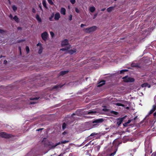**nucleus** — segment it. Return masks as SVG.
Wrapping results in <instances>:
<instances>
[{
  "label": "nucleus",
  "mask_w": 156,
  "mask_h": 156,
  "mask_svg": "<svg viewBox=\"0 0 156 156\" xmlns=\"http://www.w3.org/2000/svg\"><path fill=\"white\" fill-rule=\"evenodd\" d=\"M70 2L72 4H74L75 2V0H70Z\"/></svg>",
  "instance_id": "nucleus-45"
},
{
  "label": "nucleus",
  "mask_w": 156,
  "mask_h": 156,
  "mask_svg": "<svg viewBox=\"0 0 156 156\" xmlns=\"http://www.w3.org/2000/svg\"><path fill=\"white\" fill-rule=\"evenodd\" d=\"M95 9L94 6H92L90 7L89 10L91 12H93L95 10Z\"/></svg>",
  "instance_id": "nucleus-21"
},
{
  "label": "nucleus",
  "mask_w": 156,
  "mask_h": 156,
  "mask_svg": "<svg viewBox=\"0 0 156 156\" xmlns=\"http://www.w3.org/2000/svg\"><path fill=\"white\" fill-rule=\"evenodd\" d=\"M26 50L27 54L29 53L30 52V48L28 46H26Z\"/></svg>",
  "instance_id": "nucleus-27"
},
{
  "label": "nucleus",
  "mask_w": 156,
  "mask_h": 156,
  "mask_svg": "<svg viewBox=\"0 0 156 156\" xmlns=\"http://www.w3.org/2000/svg\"><path fill=\"white\" fill-rule=\"evenodd\" d=\"M66 127V124L65 122H64L62 125V128L63 129H64Z\"/></svg>",
  "instance_id": "nucleus-32"
},
{
  "label": "nucleus",
  "mask_w": 156,
  "mask_h": 156,
  "mask_svg": "<svg viewBox=\"0 0 156 156\" xmlns=\"http://www.w3.org/2000/svg\"><path fill=\"white\" fill-rule=\"evenodd\" d=\"M48 2L50 5H54V3L52 1V0H48Z\"/></svg>",
  "instance_id": "nucleus-34"
},
{
  "label": "nucleus",
  "mask_w": 156,
  "mask_h": 156,
  "mask_svg": "<svg viewBox=\"0 0 156 156\" xmlns=\"http://www.w3.org/2000/svg\"><path fill=\"white\" fill-rule=\"evenodd\" d=\"M131 66L133 67H137L138 66V65L136 63H133L131 64Z\"/></svg>",
  "instance_id": "nucleus-28"
},
{
  "label": "nucleus",
  "mask_w": 156,
  "mask_h": 156,
  "mask_svg": "<svg viewBox=\"0 0 156 156\" xmlns=\"http://www.w3.org/2000/svg\"><path fill=\"white\" fill-rule=\"evenodd\" d=\"M39 98H37V97H35V98H30V100H37Z\"/></svg>",
  "instance_id": "nucleus-33"
},
{
  "label": "nucleus",
  "mask_w": 156,
  "mask_h": 156,
  "mask_svg": "<svg viewBox=\"0 0 156 156\" xmlns=\"http://www.w3.org/2000/svg\"><path fill=\"white\" fill-rule=\"evenodd\" d=\"M6 32V31L0 29V33L2 34Z\"/></svg>",
  "instance_id": "nucleus-41"
},
{
  "label": "nucleus",
  "mask_w": 156,
  "mask_h": 156,
  "mask_svg": "<svg viewBox=\"0 0 156 156\" xmlns=\"http://www.w3.org/2000/svg\"><path fill=\"white\" fill-rule=\"evenodd\" d=\"M60 17V14L58 12H57L55 14L54 19L55 20H59Z\"/></svg>",
  "instance_id": "nucleus-11"
},
{
  "label": "nucleus",
  "mask_w": 156,
  "mask_h": 156,
  "mask_svg": "<svg viewBox=\"0 0 156 156\" xmlns=\"http://www.w3.org/2000/svg\"><path fill=\"white\" fill-rule=\"evenodd\" d=\"M66 10L65 8L62 7L61 9L60 13L61 14L65 15L66 14Z\"/></svg>",
  "instance_id": "nucleus-16"
},
{
  "label": "nucleus",
  "mask_w": 156,
  "mask_h": 156,
  "mask_svg": "<svg viewBox=\"0 0 156 156\" xmlns=\"http://www.w3.org/2000/svg\"><path fill=\"white\" fill-rule=\"evenodd\" d=\"M102 111L105 112H107L108 111V109L107 108H104L102 109Z\"/></svg>",
  "instance_id": "nucleus-52"
},
{
  "label": "nucleus",
  "mask_w": 156,
  "mask_h": 156,
  "mask_svg": "<svg viewBox=\"0 0 156 156\" xmlns=\"http://www.w3.org/2000/svg\"><path fill=\"white\" fill-rule=\"evenodd\" d=\"M86 26V25L85 24H81L80 25V26L81 27H83L84 26Z\"/></svg>",
  "instance_id": "nucleus-57"
},
{
  "label": "nucleus",
  "mask_w": 156,
  "mask_h": 156,
  "mask_svg": "<svg viewBox=\"0 0 156 156\" xmlns=\"http://www.w3.org/2000/svg\"><path fill=\"white\" fill-rule=\"evenodd\" d=\"M97 134V133H93L91 134L90 135V136H92Z\"/></svg>",
  "instance_id": "nucleus-44"
},
{
  "label": "nucleus",
  "mask_w": 156,
  "mask_h": 156,
  "mask_svg": "<svg viewBox=\"0 0 156 156\" xmlns=\"http://www.w3.org/2000/svg\"><path fill=\"white\" fill-rule=\"evenodd\" d=\"M69 142V141L67 140H64V141H61V143L62 144H65L67 143H68Z\"/></svg>",
  "instance_id": "nucleus-39"
},
{
  "label": "nucleus",
  "mask_w": 156,
  "mask_h": 156,
  "mask_svg": "<svg viewBox=\"0 0 156 156\" xmlns=\"http://www.w3.org/2000/svg\"><path fill=\"white\" fill-rule=\"evenodd\" d=\"M32 12L33 13H35L36 12V10L34 8L32 9Z\"/></svg>",
  "instance_id": "nucleus-54"
},
{
  "label": "nucleus",
  "mask_w": 156,
  "mask_h": 156,
  "mask_svg": "<svg viewBox=\"0 0 156 156\" xmlns=\"http://www.w3.org/2000/svg\"><path fill=\"white\" fill-rule=\"evenodd\" d=\"M50 34L52 37L54 36V34L53 32H50Z\"/></svg>",
  "instance_id": "nucleus-49"
},
{
  "label": "nucleus",
  "mask_w": 156,
  "mask_h": 156,
  "mask_svg": "<svg viewBox=\"0 0 156 156\" xmlns=\"http://www.w3.org/2000/svg\"><path fill=\"white\" fill-rule=\"evenodd\" d=\"M68 40L67 39H65L62 42L61 45L62 47L64 46L68 45Z\"/></svg>",
  "instance_id": "nucleus-9"
},
{
  "label": "nucleus",
  "mask_w": 156,
  "mask_h": 156,
  "mask_svg": "<svg viewBox=\"0 0 156 156\" xmlns=\"http://www.w3.org/2000/svg\"><path fill=\"white\" fill-rule=\"evenodd\" d=\"M105 81L104 80L101 81L99 83V84L98 85V87H100L102 86L105 84Z\"/></svg>",
  "instance_id": "nucleus-15"
},
{
  "label": "nucleus",
  "mask_w": 156,
  "mask_h": 156,
  "mask_svg": "<svg viewBox=\"0 0 156 156\" xmlns=\"http://www.w3.org/2000/svg\"><path fill=\"white\" fill-rule=\"evenodd\" d=\"M12 8L14 12H15L17 9V7L15 5H13Z\"/></svg>",
  "instance_id": "nucleus-30"
},
{
  "label": "nucleus",
  "mask_w": 156,
  "mask_h": 156,
  "mask_svg": "<svg viewBox=\"0 0 156 156\" xmlns=\"http://www.w3.org/2000/svg\"><path fill=\"white\" fill-rule=\"evenodd\" d=\"M115 105H116L118 106H122V107H123L125 106V105L124 104H123L121 103H116L115 104Z\"/></svg>",
  "instance_id": "nucleus-26"
},
{
  "label": "nucleus",
  "mask_w": 156,
  "mask_h": 156,
  "mask_svg": "<svg viewBox=\"0 0 156 156\" xmlns=\"http://www.w3.org/2000/svg\"><path fill=\"white\" fill-rule=\"evenodd\" d=\"M36 103V102L35 101H31L30 102V105L34 104Z\"/></svg>",
  "instance_id": "nucleus-51"
},
{
  "label": "nucleus",
  "mask_w": 156,
  "mask_h": 156,
  "mask_svg": "<svg viewBox=\"0 0 156 156\" xmlns=\"http://www.w3.org/2000/svg\"><path fill=\"white\" fill-rule=\"evenodd\" d=\"M70 45H69V46L66 47V48H61L60 49V51H65L67 50H68L70 48Z\"/></svg>",
  "instance_id": "nucleus-20"
},
{
  "label": "nucleus",
  "mask_w": 156,
  "mask_h": 156,
  "mask_svg": "<svg viewBox=\"0 0 156 156\" xmlns=\"http://www.w3.org/2000/svg\"><path fill=\"white\" fill-rule=\"evenodd\" d=\"M151 75L149 73H146L144 75H142V77L145 79L144 80L145 81H149L151 78Z\"/></svg>",
  "instance_id": "nucleus-5"
},
{
  "label": "nucleus",
  "mask_w": 156,
  "mask_h": 156,
  "mask_svg": "<svg viewBox=\"0 0 156 156\" xmlns=\"http://www.w3.org/2000/svg\"><path fill=\"white\" fill-rule=\"evenodd\" d=\"M111 113L112 114H114L115 115H117L119 114V113L118 112L114 111H112L111 112Z\"/></svg>",
  "instance_id": "nucleus-38"
},
{
  "label": "nucleus",
  "mask_w": 156,
  "mask_h": 156,
  "mask_svg": "<svg viewBox=\"0 0 156 156\" xmlns=\"http://www.w3.org/2000/svg\"><path fill=\"white\" fill-rule=\"evenodd\" d=\"M152 110H153L154 111H155V110H156V105H154L153 106L152 108L151 109Z\"/></svg>",
  "instance_id": "nucleus-37"
},
{
  "label": "nucleus",
  "mask_w": 156,
  "mask_h": 156,
  "mask_svg": "<svg viewBox=\"0 0 156 156\" xmlns=\"http://www.w3.org/2000/svg\"><path fill=\"white\" fill-rule=\"evenodd\" d=\"M9 17L11 19H12L13 17V16L12 14H10L9 16Z\"/></svg>",
  "instance_id": "nucleus-58"
},
{
  "label": "nucleus",
  "mask_w": 156,
  "mask_h": 156,
  "mask_svg": "<svg viewBox=\"0 0 156 156\" xmlns=\"http://www.w3.org/2000/svg\"><path fill=\"white\" fill-rule=\"evenodd\" d=\"M141 87H148V88H150L151 87V85L149 84L148 83H145L142 84Z\"/></svg>",
  "instance_id": "nucleus-14"
},
{
  "label": "nucleus",
  "mask_w": 156,
  "mask_h": 156,
  "mask_svg": "<svg viewBox=\"0 0 156 156\" xmlns=\"http://www.w3.org/2000/svg\"><path fill=\"white\" fill-rule=\"evenodd\" d=\"M128 71L127 69H124L120 71V74H122L124 73V72H127Z\"/></svg>",
  "instance_id": "nucleus-31"
},
{
  "label": "nucleus",
  "mask_w": 156,
  "mask_h": 156,
  "mask_svg": "<svg viewBox=\"0 0 156 156\" xmlns=\"http://www.w3.org/2000/svg\"><path fill=\"white\" fill-rule=\"evenodd\" d=\"M97 28V27L96 26H93L91 27L86 28L84 30L86 32L90 33L95 31Z\"/></svg>",
  "instance_id": "nucleus-3"
},
{
  "label": "nucleus",
  "mask_w": 156,
  "mask_h": 156,
  "mask_svg": "<svg viewBox=\"0 0 156 156\" xmlns=\"http://www.w3.org/2000/svg\"><path fill=\"white\" fill-rule=\"evenodd\" d=\"M154 111L153 110H152L151 109L150 111L149 112V113L148 114V115H149L151 114H152Z\"/></svg>",
  "instance_id": "nucleus-43"
},
{
  "label": "nucleus",
  "mask_w": 156,
  "mask_h": 156,
  "mask_svg": "<svg viewBox=\"0 0 156 156\" xmlns=\"http://www.w3.org/2000/svg\"><path fill=\"white\" fill-rule=\"evenodd\" d=\"M114 8V7H113L112 6H111L108 8L107 9V12H110L111 11H112V10H113Z\"/></svg>",
  "instance_id": "nucleus-23"
},
{
  "label": "nucleus",
  "mask_w": 156,
  "mask_h": 156,
  "mask_svg": "<svg viewBox=\"0 0 156 156\" xmlns=\"http://www.w3.org/2000/svg\"><path fill=\"white\" fill-rule=\"evenodd\" d=\"M151 156H156V152L153 153Z\"/></svg>",
  "instance_id": "nucleus-53"
},
{
  "label": "nucleus",
  "mask_w": 156,
  "mask_h": 156,
  "mask_svg": "<svg viewBox=\"0 0 156 156\" xmlns=\"http://www.w3.org/2000/svg\"><path fill=\"white\" fill-rule=\"evenodd\" d=\"M13 136L10 134H8L5 132L0 133V137L6 139H9L13 137Z\"/></svg>",
  "instance_id": "nucleus-1"
},
{
  "label": "nucleus",
  "mask_w": 156,
  "mask_h": 156,
  "mask_svg": "<svg viewBox=\"0 0 156 156\" xmlns=\"http://www.w3.org/2000/svg\"><path fill=\"white\" fill-rule=\"evenodd\" d=\"M53 16H54L53 15H51V17L49 18V20L51 21H52V18H53Z\"/></svg>",
  "instance_id": "nucleus-47"
},
{
  "label": "nucleus",
  "mask_w": 156,
  "mask_h": 156,
  "mask_svg": "<svg viewBox=\"0 0 156 156\" xmlns=\"http://www.w3.org/2000/svg\"><path fill=\"white\" fill-rule=\"evenodd\" d=\"M92 142V141H90L89 142H88L87 144H86L85 145V147H87V146L88 145L91 144V143Z\"/></svg>",
  "instance_id": "nucleus-50"
},
{
  "label": "nucleus",
  "mask_w": 156,
  "mask_h": 156,
  "mask_svg": "<svg viewBox=\"0 0 156 156\" xmlns=\"http://www.w3.org/2000/svg\"><path fill=\"white\" fill-rule=\"evenodd\" d=\"M72 18V15L71 14L69 16V20H71Z\"/></svg>",
  "instance_id": "nucleus-46"
},
{
  "label": "nucleus",
  "mask_w": 156,
  "mask_h": 156,
  "mask_svg": "<svg viewBox=\"0 0 156 156\" xmlns=\"http://www.w3.org/2000/svg\"><path fill=\"white\" fill-rule=\"evenodd\" d=\"M55 144L52 142H49L47 144V146L50 149H54Z\"/></svg>",
  "instance_id": "nucleus-6"
},
{
  "label": "nucleus",
  "mask_w": 156,
  "mask_h": 156,
  "mask_svg": "<svg viewBox=\"0 0 156 156\" xmlns=\"http://www.w3.org/2000/svg\"><path fill=\"white\" fill-rule=\"evenodd\" d=\"M35 18L39 23H41V22L42 20L38 14H37L36 15Z\"/></svg>",
  "instance_id": "nucleus-17"
},
{
  "label": "nucleus",
  "mask_w": 156,
  "mask_h": 156,
  "mask_svg": "<svg viewBox=\"0 0 156 156\" xmlns=\"http://www.w3.org/2000/svg\"><path fill=\"white\" fill-rule=\"evenodd\" d=\"M146 154H150L152 152V150L151 147H145V148Z\"/></svg>",
  "instance_id": "nucleus-7"
},
{
  "label": "nucleus",
  "mask_w": 156,
  "mask_h": 156,
  "mask_svg": "<svg viewBox=\"0 0 156 156\" xmlns=\"http://www.w3.org/2000/svg\"><path fill=\"white\" fill-rule=\"evenodd\" d=\"M97 14H96L94 15V16L93 19H95L97 16Z\"/></svg>",
  "instance_id": "nucleus-60"
},
{
  "label": "nucleus",
  "mask_w": 156,
  "mask_h": 156,
  "mask_svg": "<svg viewBox=\"0 0 156 156\" xmlns=\"http://www.w3.org/2000/svg\"><path fill=\"white\" fill-rule=\"evenodd\" d=\"M62 144L61 143V142H58V143H56L55 145V146L54 147H56L57 146L59 145V144Z\"/></svg>",
  "instance_id": "nucleus-42"
},
{
  "label": "nucleus",
  "mask_w": 156,
  "mask_h": 156,
  "mask_svg": "<svg viewBox=\"0 0 156 156\" xmlns=\"http://www.w3.org/2000/svg\"><path fill=\"white\" fill-rule=\"evenodd\" d=\"M37 46H42V44L41 43H39L38 44H37Z\"/></svg>",
  "instance_id": "nucleus-62"
},
{
  "label": "nucleus",
  "mask_w": 156,
  "mask_h": 156,
  "mask_svg": "<svg viewBox=\"0 0 156 156\" xmlns=\"http://www.w3.org/2000/svg\"><path fill=\"white\" fill-rule=\"evenodd\" d=\"M95 113H96V112L95 111H90L87 112V114H93Z\"/></svg>",
  "instance_id": "nucleus-29"
},
{
  "label": "nucleus",
  "mask_w": 156,
  "mask_h": 156,
  "mask_svg": "<svg viewBox=\"0 0 156 156\" xmlns=\"http://www.w3.org/2000/svg\"><path fill=\"white\" fill-rule=\"evenodd\" d=\"M13 19L17 23H18L19 22V19L18 17L15 16L13 18Z\"/></svg>",
  "instance_id": "nucleus-22"
},
{
  "label": "nucleus",
  "mask_w": 156,
  "mask_h": 156,
  "mask_svg": "<svg viewBox=\"0 0 156 156\" xmlns=\"http://www.w3.org/2000/svg\"><path fill=\"white\" fill-rule=\"evenodd\" d=\"M152 110H153L154 111H155V110H156V105H154L153 106L152 108L151 109Z\"/></svg>",
  "instance_id": "nucleus-36"
},
{
  "label": "nucleus",
  "mask_w": 156,
  "mask_h": 156,
  "mask_svg": "<svg viewBox=\"0 0 156 156\" xmlns=\"http://www.w3.org/2000/svg\"><path fill=\"white\" fill-rule=\"evenodd\" d=\"M43 129V128H40V129H37L36 131H40L42 130Z\"/></svg>",
  "instance_id": "nucleus-56"
},
{
  "label": "nucleus",
  "mask_w": 156,
  "mask_h": 156,
  "mask_svg": "<svg viewBox=\"0 0 156 156\" xmlns=\"http://www.w3.org/2000/svg\"><path fill=\"white\" fill-rule=\"evenodd\" d=\"M48 36V34L46 31L44 32L41 34V37L42 39L45 41H46Z\"/></svg>",
  "instance_id": "nucleus-4"
},
{
  "label": "nucleus",
  "mask_w": 156,
  "mask_h": 156,
  "mask_svg": "<svg viewBox=\"0 0 156 156\" xmlns=\"http://www.w3.org/2000/svg\"><path fill=\"white\" fill-rule=\"evenodd\" d=\"M64 84H62L61 85L60 84H58V85H56L55 86H54L53 88L52 89H58L59 88H61L62 87Z\"/></svg>",
  "instance_id": "nucleus-12"
},
{
  "label": "nucleus",
  "mask_w": 156,
  "mask_h": 156,
  "mask_svg": "<svg viewBox=\"0 0 156 156\" xmlns=\"http://www.w3.org/2000/svg\"><path fill=\"white\" fill-rule=\"evenodd\" d=\"M43 49V48L42 46H40V48L38 51V53L40 54H41L42 52Z\"/></svg>",
  "instance_id": "nucleus-19"
},
{
  "label": "nucleus",
  "mask_w": 156,
  "mask_h": 156,
  "mask_svg": "<svg viewBox=\"0 0 156 156\" xmlns=\"http://www.w3.org/2000/svg\"><path fill=\"white\" fill-rule=\"evenodd\" d=\"M116 151H114L113 152L109 154H108L107 156H113L115 154Z\"/></svg>",
  "instance_id": "nucleus-35"
},
{
  "label": "nucleus",
  "mask_w": 156,
  "mask_h": 156,
  "mask_svg": "<svg viewBox=\"0 0 156 156\" xmlns=\"http://www.w3.org/2000/svg\"><path fill=\"white\" fill-rule=\"evenodd\" d=\"M67 134V132H66V131H64L62 133V134L63 135H65V134Z\"/></svg>",
  "instance_id": "nucleus-61"
},
{
  "label": "nucleus",
  "mask_w": 156,
  "mask_h": 156,
  "mask_svg": "<svg viewBox=\"0 0 156 156\" xmlns=\"http://www.w3.org/2000/svg\"><path fill=\"white\" fill-rule=\"evenodd\" d=\"M76 49H74L73 50L71 49L68 51L69 53L70 54L72 55L75 53L76 51Z\"/></svg>",
  "instance_id": "nucleus-18"
},
{
  "label": "nucleus",
  "mask_w": 156,
  "mask_h": 156,
  "mask_svg": "<svg viewBox=\"0 0 156 156\" xmlns=\"http://www.w3.org/2000/svg\"><path fill=\"white\" fill-rule=\"evenodd\" d=\"M75 11L77 13H79L80 11L77 8H76L75 9Z\"/></svg>",
  "instance_id": "nucleus-48"
},
{
  "label": "nucleus",
  "mask_w": 156,
  "mask_h": 156,
  "mask_svg": "<svg viewBox=\"0 0 156 156\" xmlns=\"http://www.w3.org/2000/svg\"><path fill=\"white\" fill-rule=\"evenodd\" d=\"M131 122V120H128V121L126 123H125V124H123V126H126V124H129V123Z\"/></svg>",
  "instance_id": "nucleus-40"
},
{
  "label": "nucleus",
  "mask_w": 156,
  "mask_h": 156,
  "mask_svg": "<svg viewBox=\"0 0 156 156\" xmlns=\"http://www.w3.org/2000/svg\"><path fill=\"white\" fill-rule=\"evenodd\" d=\"M17 29L18 30H21L22 29V28L21 27H17Z\"/></svg>",
  "instance_id": "nucleus-59"
},
{
  "label": "nucleus",
  "mask_w": 156,
  "mask_h": 156,
  "mask_svg": "<svg viewBox=\"0 0 156 156\" xmlns=\"http://www.w3.org/2000/svg\"><path fill=\"white\" fill-rule=\"evenodd\" d=\"M100 148L101 146L100 145L94 147L95 150L97 151H99Z\"/></svg>",
  "instance_id": "nucleus-25"
},
{
  "label": "nucleus",
  "mask_w": 156,
  "mask_h": 156,
  "mask_svg": "<svg viewBox=\"0 0 156 156\" xmlns=\"http://www.w3.org/2000/svg\"><path fill=\"white\" fill-rule=\"evenodd\" d=\"M123 81L125 82H133L135 81L134 78L128 77V76H126L122 78Z\"/></svg>",
  "instance_id": "nucleus-2"
},
{
  "label": "nucleus",
  "mask_w": 156,
  "mask_h": 156,
  "mask_svg": "<svg viewBox=\"0 0 156 156\" xmlns=\"http://www.w3.org/2000/svg\"><path fill=\"white\" fill-rule=\"evenodd\" d=\"M39 7L40 8V9L41 10H42V6L41 5V4H40L39 5Z\"/></svg>",
  "instance_id": "nucleus-55"
},
{
  "label": "nucleus",
  "mask_w": 156,
  "mask_h": 156,
  "mask_svg": "<svg viewBox=\"0 0 156 156\" xmlns=\"http://www.w3.org/2000/svg\"><path fill=\"white\" fill-rule=\"evenodd\" d=\"M104 121V119H99L94 121L92 123H101Z\"/></svg>",
  "instance_id": "nucleus-8"
},
{
  "label": "nucleus",
  "mask_w": 156,
  "mask_h": 156,
  "mask_svg": "<svg viewBox=\"0 0 156 156\" xmlns=\"http://www.w3.org/2000/svg\"><path fill=\"white\" fill-rule=\"evenodd\" d=\"M153 115L154 117L156 116V112L154 113Z\"/></svg>",
  "instance_id": "nucleus-63"
},
{
  "label": "nucleus",
  "mask_w": 156,
  "mask_h": 156,
  "mask_svg": "<svg viewBox=\"0 0 156 156\" xmlns=\"http://www.w3.org/2000/svg\"><path fill=\"white\" fill-rule=\"evenodd\" d=\"M124 119V118H119L117 119V124L118 126H120V124L122 123V122L123 121Z\"/></svg>",
  "instance_id": "nucleus-10"
},
{
  "label": "nucleus",
  "mask_w": 156,
  "mask_h": 156,
  "mask_svg": "<svg viewBox=\"0 0 156 156\" xmlns=\"http://www.w3.org/2000/svg\"><path fill=\"white\" fill-rule=\"evenodd\" d=\"M69 71V70H66V71H61L59 73V75L60 76H63L64 75L67 73Z\"/></svg>",
  "instance_id": "nucleus-13"
},
{
  "label": "nucleus",
  "mask_w": 156,
  "mask_h": 156,
  "mask_svg": "<svg viewBox=\"0 0 156 156\" xmlns=\"http://www.w3.org/2000/svg\"><path fill=\"white\" fill-rule=\"evenodd\" d=\"M7 62L6 60H5L4 61V63L5 64L7 63Z\"/></svg>",
  "instance_id": "nucleus-64"
},
{
  "label": "nucleus",
  "mask_w": 156,
  "mask_h": 156,
  "mask_svg": "<svg viewBox=\"0 0 156 156\" xmlns=\"http://www.w3.org/2000/svg\"><path fill=\"white\" fill-rule=\"evenodd\" d=\"M42 4L43 6L46 9H47L48 7L46 6V1L45 0H43Z\"/></svg>",
  "instance_id": "nucleus-24"
}]
</instances>
